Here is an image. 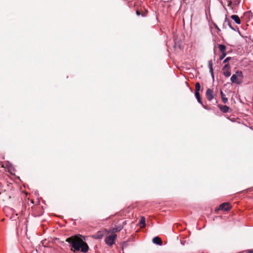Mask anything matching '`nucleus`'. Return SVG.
Wrapping results in <instances>:
<instances>
[{"instance_id":"f257e3e1","label":"nucleus","mask_w":253,"mask_h":253,"mask_svg":"<svg viewBox=\"0 0 253 253\" xmlns=\"http://www.w3.org/2000/svg\"><path fill=\"white\" fill-rule=\"evenodd\" d=\"M80 236V235H78L68 238L66 242L71 244L74 249V250L72 249L71 250L74 252L81 250L83 253H86L88 251V247Z\"/></svg>"},{"instance_id":"f03ea898","label":"nucleus","mask_w":253,"mask_h":253,"mask_svg":"<svg viewBox=\"0 0 253 253\" xmlns=\"http://www.w3.org/2000/svg\"><path fill=\"white\" fill-rule=\"evenodd\" d=\"M116 237L117 234L114 232H111V234L105 238V243L109 246H112Z\"/></svg>"},{"instance_id":"7ed1b4c3","label":"nucleus","mask_w":253,"mask_h":253,"mask_svg":"<svg viewBox=\"0 0 253 253\" xmlns=\"http://www.w3.org/2000/svg\"><path fill=\"white\" fill-rule=\"evenodd\" d=\"M223 74L226 77H229L231 75L230 67L229 64H225L222 68Z\"/></svg>"},{"instance_id":"20e7f679","label":"nucleus","mask_w":253,"mask_h":253,"mask_svg":"<svg viewBox=\"0 0 253 253\" xmlns=\"http://www.w3.org/2000/svg\"><path fill=\"white\" fill-rule=\"evenodd\" d=\"M206 96L209 101L212 100L214 98L213 90L210 88H208L206 91Z\"/></svg>"},{"instance_id":"39448f33","label":"nucleus","mask_w":253,"mask_h":253,"mask_svg":"<svg viewBox=\"0 0 253 253\" xmlns=\"http://www.w3.org/2000/svg\"><path fill=\"white\" fill-rule=\"evenodd\" d=\"M231 206L229 203H224L220 205L219 210L226 211L229 210Z\"/></svg>"},{"instance_id":"423d86ee","label":"nucleus","mask_w":253,"mask_h":253,"mask_svg":"<svg viewBox=\"0 0 253 253\" xmlns=\"http://www.w3.org/2000/svg\"><path fill=\"white\" fill-rule=\"evenodd\" d=\"M218 107L220 110L223 113H227L229 112L230 108L226 105H219Z\"/></svg>"},{"instance_id":"0eeeda50","label":"nucleus","mask_w":253,"mask_h":253,"mask_svg":"<svg viewBox=\"0 0 253 253\" xmlns=\"http://www.w3.org/2000/svg\"><path fill=\"white\" fill-rule=\"evenodd\" d=\"M241 0H228V6L237 5L240 2Z\"/></svg>"},{"instance_id":"6e6552de","label":"nucleus","mask_w":253,"mask_h":253,"mask_svg":"<svg viewBox=\"0 0 253 253\" xmlns=\"http://www.w3.org/2000/svg\"><path fill=\"white\" fill-rule=\"evenodd\" d=\"M152 241H153V243L155 244L159 245H162V240L160 238H159L158 236L155 237L153 239Z\"/></svg>"},{"instance_id":"1a4fd4ad","label":"nucleus","mask_w":253,"mask_h":253,"mask_svg":"<svg viewBox=\"0 0 253 253\" xmlns=\"http://www.w3.org/2000/svg\"><path fill=\"white\" fill-rule=\"evenodd\" d=\"M231 81L233 83H235L236 84H240V81L238 79V78L237 77V75H233L231 78H230Z\"/></svg>"},{"instance_id":"9d476101","label":"nucleus","mask_w":253,"mask_h":253,"mask_svg":"<svg viewBox=\"0 0 253 253\" xmlns=\"http://www.w3.org/2000/svg\"><path fill=\"white\" fill-rule=\"evenodd\" d=\"M232 19H233L235 22L237 24H240L241 23V20L239 17L236 15H233L231 16Z\"/></svg>"},{"instance_id":"9b49d317","label":"nucleus","mask_w":253,"mask_h":253,"mask_svg":"<svg viewBox=\"0 0 253 253\" xmlns=\"http://www.w3.org/2000/svg\"><path fill=\"white\" fill-rule=\"evenodd\" d=\"M139 226L141 228L144 227L145 226V218L144 216L141 217L139 222Z\"/></svg>"},{"instance_id":"f8f14e48","label":"nucleus","mask_w":253,"mask_h":253,"mask_svg":"<svg viewBox=\"0 0 253 253\" xmlns=\"http://www.w3.org/2000/svg\"><path fill=\"white\" fill-rule=\"evenodd\" d=\"M218 47L220 52H226V47L223 44H218Z\"/></svg>"},{"instance_id":"ddd939ff","label":"nucleus","mask_w":253,"mask_h":253,"mask_svg":"<svg viewBox=\"0 0 253 253\" xmlns=\"http://www.w3.org/2000/svg\"><path fill=\"white\" fill-rule=\"evenodd\" d=\"M220 94L222 98V100L224 103H226L228 101V99L225 97V94L222 91H220Z\"/></svg>"},{"instance_id":"4468645a","label":"nucleus","mask_w":253,"mask_h":253,"mask_svg":"<svg viewBox=\"0 0 253 253\" xmlns=\"http://www.w3.org/2000/svg\"><path fill=\"white\" fill-rule=\"evenodd\" d=\"M231 61V62H235V59L234 58H232L230 57H228L224 59L223 63H226V62H228L229 61Z\"/></svg>"},{"instance_id":"2eb2a0df","label":"nucleus","mask_w":253,"mask_h":253,"mask_svg":"<svg viewBox=\"0 0 253 253\" xmlns=\"http://www.w3.org/2000/svg\"><path fill=\"white\" fill-rule=\"evenodd\" d=\"M195 95L196 98L197 99L198 102L199 103L202 104V100H201V99L200 97V95L199 92H195Z\"/></svg>"},{"instance_id":"dca6fc26","label":"nucleus","mask_w":253,"mask_h":253,"mask_svg":"<svg viewBox=\"0 0 253 253\" xmlns=\"http://www.w3.org/2000/svg\"><path fill=\"white\" fill-rule=\"evenodd\" d=\"M201 88V85L199 83H196L195 84V92H199Z\"/></svg>"},{"instance_id":"f3484780","label":"nucleus","mask_w":253,"mask_h":253,"mask_svg":"<svg viewBox=\"0 0 253 253\" xmlns=\"http://www.w3.org/2000/svg\"><path fill=\"white\" fill-rule=\"evenodd\" d=\"M121 229H122V227L120 226L114 227L113 228L112 232H114V233H116V232L121 231Z\"/></svg>"},{"instance_id":"a211bd4d","label":"nucleus","mask_w":253,"mask_h":253,"mask_svg":"<svg viewBox=\"0 0 253 253\" xmlns=\"http://www.w3.org/2000/svg\"><path fill=\"white\" fill-rule=\"evenodd\" d=\"M226 55V52H220V55L219 56V59L220 60H221L225 57Z\"/></svg>"},{"instance_id":"6ab92c4d","label":"nucleus","mask_w":253,"mask_h":253,"mask_svg":"<svg viewBox=\"0 0 253 253\" xmlns=\"http://www.w3.org/2000/svg\"><path fill=\"white\" fill-rule=\"evenodd\" d=\"M225 22H226L227 25L229 26V27L231 29H233V27H232V26L231 25L230 22L229 21V20L226 17H225Z\"/></svg>"},{"instance_id":"aec40b11","label":"nucleus","mask_w":253,"mask_h":253,"mask_svg":"<svg viewBox=\"0 0 253 253\" xmlns=\"http://www.w3.org/2000/svg\"><path fill=\"white\" fill-rule=\"evenodd\" d=\"M235 75H237L238 78L242 77V73L241 71H237Z\"/></svg>"},{"instance_id":"412c9836","label":"nucleus","mask_w":253,"mask_h":253,"mask_svg":"<svg viewBox=\"0 0 253 253\" xmlns=\"http://www.w3.org/2000/svg\"><path fill=\"white\" fill-rule=\"evenodd\" d=\"M209 69L211 75L213 76V69L212 64H209Z\"/></svg>"},{"instance_id":"4be33fe9","label":"nucleus","mask_w":253,"mask_h":253,"mask_svg":"<svg viewBox=\"0 0 253 253\" xmlns=\"http://www.w3.org/2000/svg\"><path fill=\"white\" fill-rule=\"evenodd\" d=\"M136 14L137 16H140V15H142L143 16H145V14H142L138 10H136Z\"/></svg>"},{"instance_id":"5701e85b","label":"nucleus","mask_w":253,"mask_h":253,"mask_svg":"<svg viewBox=\"0 0 253 253\" xmlns=\"http://www.w3.org/2000/svg\"><path fill=\"white\" fill-rule=\"evenodd\" d=\"M213 25H214V27H215V28L218 31L217 33H218L219 32H220L221 31L220 29L219 28V27L216 24L214 23Z\"/></svg>"},{"instance_id":"b1692460","label":"nucleus","mask_w":253,"mask_h":253,"mask_svg":"<svg viewBox=\"0 0 253 253\" xmlns=\"http://www.w3.org/2000/svg\"><path fill=\"white\" fill-rule=\"evenodd\" d=\"M226 22H225V20H224L222 24V29L226 28Z\"/></svg>"},{"instance_id":"393cba45","label":"nucleus","mask_w":253,"mask_h":253,"mask_svg":"<svg viewBox=\"0 0 253 253\" xmlns=\"http://www.w3.org/2000/svg\"><path fill=\"white\" fill-rule=\"evenodd\" d=\"M248 253H253V250H249Z\"/></svg>"},{"instance_id":"a878e982","label":"nucleus","mask_w":253,"mask_h":253,"mask_svg":"<svg viewBox=\"0 0 253 253\" xmlns=\"http://www.w3.org/2000/svg\"><path fill=\"white\" fill-rule=\"evenodd\" d=\"M102 237V236L99 235V236L98 237V238H101Z\"/></svg>"},{"instance_id":"bb28decb","label":"nucleus","mask_w":253,"mask_h":253,"mask_svg":"<svg viewBox=\"0 0 253 253\" xmlns=\"http://www.w3.org/2000/svg\"><path fill=\"white\" fill-rule=\"evenodd\" d=\"M102 237V236L99 235V236L98 237V238H101Z\"/></svg>"},{"instance_id":"cd10ccee","label":"nucleus","mask_w":253,"mask_h":253,"mask_svg":"<svg viewBox=\"0 0 253 253\" xmlns=\"http://www.w3.org/2000/svg\"><path fill=\"white\" fill-rule=\"evenodd\" d=\"M12 218H13L14 220H15V217H13Z\"/></svg>"},{"instance_id":"c85d7f7f","label":"nucleus","mask_w":253,"mask_h":253,"mask_svg":"<svg viewBox=\"0 0 253 253\" xmlns=\"http://www.w3.org/2000/svg\"><path fill=\"white\" fill-rule=\"evenodd\" d=\"M201 104H202V106H204V104H202V103Z\"/></svg>"},{"instance_id":"c756f323","label":"nucleus","mask_w":253,"mask_h":253,"mask_svg":"<svg viewBox=\"0 0 253 253\" xmlns=\"http://www.w3.org/2000/svg\"><path fill=\"white\" fill-rule=\"evenodd\" d=\"M201 104H202V106H204V104H202V103Z\"/></svg>"}]
</instances>
